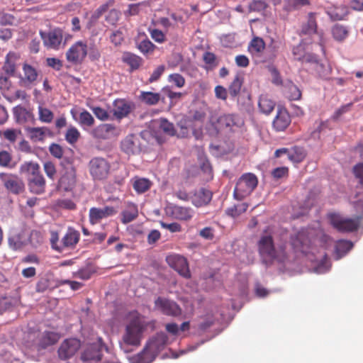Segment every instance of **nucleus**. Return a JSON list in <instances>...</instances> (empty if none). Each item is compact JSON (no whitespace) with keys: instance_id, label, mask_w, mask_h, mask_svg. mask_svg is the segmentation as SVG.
Returning a JSON list of instances; mask_svg holds the SVG:
<instances>
[{"instance_id":"36","label":"nucleus","mask_w":363,"mask_h":363,"mask_svg":"<svg viewBox=\"0 0 363 363\" xmlns=\"http://www.w3.org/2000/svg\"><path fill=\"white\" fill-rule=\"evenodd\" d=\"M349 34V30L347 27L336 24L332 28V35L333 38L339 42L345 40Z\"/></svg>"},{"instance_id":"32","label":"nucleus","mask_w":363,"mask_h":363,"mask_svg":"<svg viewBox=\"0 0 363 363\" xmlns=\"http://www.w3.org/2000/svg\"><path fill=\"white\" fill-rule=\"evenodd\" d=\"M13 115L18 123H23L33 119V113L20 106H17L13 108Z\"/></svg>"},{"instance_id":"13","label":"nucleus","mask_w":363,"mask_h":363,"mask_svg":"<svg viewBox=\"0 0 363 363\" xmlns=\"http://www.w3.org/2000/svg\"><path fill=\"white\" fill-rule=\"evenodd\" d=\"M167 264L185 278L190 277V272L186 259L179 255L173 254L167 257Z\"/></svg>"},{"instance_id":"40","label":"nucleus","mask_w":363,"mask_h":363,"mask_svg":"<svg viewBox=\"0 0 363 363\" xmlns=\"http://www.w3.org/2000/svg\"><path fill=\"white\" fill-rule=\"evenodd\" d=\"M242 82L243 79L241 75L236 74L228 87V91L231 97L235 98L239 94Z\"/></svg>"},{"instance_id":"7","label":"nucleus","mask_w":363,"mask_h":363,"mask_svg":"<svg viewBox=\"0 0 363 363\" xmlns=\"http://www.w3.org/2000/svg\"><path fill=\"white\" fill-rule=\"evenodd\" d=\"M40 37L45 47L48 49L57 50L61 45L64 47L65 42L63 43V33L60 28H55L48 32L40 31Z\"/></svg>"},{"instance_id":"55","label":"nucleus","mask_w":363,"mask_h":363,"mask_svg":"<svg viewBox=\"0 0 363 363\" xmlns=\"http://www.w3.org/2000/svg\"><path fill=\"white\" fill-rule=\"evenodd\" d=\"M50 240L52 248L56 251L61 252L60 240H59V235L57 232L51 231Z\"/></svg>"},{"instance_id":"48","label":"nucleus","mask_w":363,"mask_h":363,"mask_svg":"<svg viewBox=\"0 0 363 363\" xmlns=\"http://www.w3.org/2000/svg\"><path fill=\"white\" fill-rule=\"evenodd\" d=\"M28 242H30L34 247H38L43 242V237L41 233L37 230H33L30 233L29 238L28 237Z\"/></svg>"},{"instance_id":"12","label":"nucleus","mask_w":363,"mask_h":363,"mask_svg":"<svg viewBox=\"0 0 363 363\" xmlns=\"http://www.w3.org/2000/svg\"><path fill=\"white\" fill-rule=\"evenodd\" d=\"M361 218H345L338 216H333L331 218L332 225L339 231L351 232L357 229L359 225Z\"/></svg>"},{"instance_id":"15","label":"nucleus","mask_w":363,"mask_h":363,"mask_svg":"<svg viewBox=\"0 0 363 363\" xmlns=\"http://www.w3.org/2000/svg\"><path fill=\"white\" fill-rule=\"evenodd\" d=\"M80 346V341L76 338L64 340L58 350L59 357L63 360L72 357L78 351Z\"/></svg>"},{"instance_id":"2","label":"nucleus","mask_w":363,"mask_h":363,"mask_svg":"<svg viewBox=\"0 0 363 363\" xmlns=\"http://www.w3.org/2000/svg\"><path fill=\"white\" fill-rule=\"evenodd\" d=\"M130 321L126 325L125 332L123 335V342L121 347L127 352L125 346H138L140 344L142 333L144 330V323L141 317L137 313L130 315Z\"/></svg>"},{"instance_id":"45","label":"nucleus","mask_w":363,"mask_h":363,"mask_svg":"<svg viewBox=\"0 0 363 363\" xmlns=\"http://www.w3.org/2000/svg\"><path fill=\"white\" fill-rule=\"evenodd\" d=\"M248 208V205L246 203H242L234 206L233 207L227 209L226 213L228 215L236 218L241 213L245 212Z\"/></svg>"},{"instance_id":"49","label":"nucleus","mask_w":363,"mask_h":363,"mask_svg":"<svg viewBox=\"0 0 363 363\" xmlns=\"http://www.w3.org/2000/svg\"><path fill=\"white\" fill-rule=\"evenodd\" d=\"M160 128L168 135L173 136L176 134L174 125L169 122L167 119H160Z\"/></svg>"},{"instance_id":"16","label":"nucleus","mask_w":363,"mask_h":363,"mask_svg":"<svg viewBox=\"0 0 363 363\" xmlns=\"http://www.w3.org/2000/svg\"><path fill=\"white\" fill-rule=\"evenodd\" d=\"M0 179L3 182L6 189L13 194H19L24 189V184L23 181L16 175L1 173Z\"/></svg>"},{"instance_id":"3","label":"nucleus","mask_w":363,"mask_h":363,"mask_svg":"<svg viewBox=\"0 0 363 363\" xmlns=\"http://www.w3.org/2000/svg\"><path fill=\"white\" fill-rule=\"evenodd\" d=\"M259 251L266 263L272 262L274 260L284 262L286 258V254L282 249L277 250L274 248L272 238L269 235L261 237L259 241Z\"/></svg>"},{"instance_id":"8","label":"nucleus","mask_w":363,"mask_h":363,"mask_svg":"<svg viewBox=\"0 0 363 363\" xmlns=\"http://www.w3.org/2000/svg\"><path fill=\"white\" fill-rule=\"evenodd\" d=\"M311 233L308 229H303L296 234L291 236V244L293 249L303 254L310 252L311 240L309 236Z\"/></svg>"},{"instance_id":"5","label":"nucleus","mask_w":363,"mask_h":363,"mask_svg":"<svg viewBox=\"0 0 363 363\" xmlns=\"http://www.w3.org/2000/svg\"><path fill=\"white\" fill-rule=\"evenodd\" d=\"M257 184V177L254 174L245 173L242 174L236 183L233 191L234 198L237 200H242L254 191Z\"/></svg>"},{"instance_id":"28","label":"nucleus","mask_w":363,"mask_h":363,"mask_svg":"<svg viewBox=\"0 0 363 363\" xmlns=\"http://www.w3.org/2000/svg\"><path fill=\"white\" fill-rule=\"evenodd\" d=\"M28 233L21 231L9 238V245L13 250H18L28 243Z\"/></svg>"},{"instance_id":"54","label":"nucleus","mask_w":363,"mask_h":363,"mask_svg":"<svg viewBox=\"0 0 363 363\" xmlns=\"http://www.w3.org/2000/svg\"><path fill=\"white\" fill-rule=\"evenodd\" d=\"M267 6V4L262 0H254L249 5L250 11H262Z\"/></svg>"},{"instance_id":"22","label":"nucleus","mask_w":363,"mask_h":363,"mask_svg":"<svg viewBox=\"0 0 363 363\" xmlns=\"http://www.w3.org/2000/svg\"><path fill=\"white\" fill-rule=\"evenodd\" d=\"M26 132L29 138L35 143L43 142L47 137L52 135L50 128L45 126L27 127Z\"/></svg>"},{"instance_id":"24","label":"nucleus","mask_w":363,"mask_h":363,"mask_svg":"<svg viewBox=\"0 0 363 363\" xmlns=\"http://www.w3.org/2000/svg\"><path fill=\"white\" fill-rule=\"evenodd\" d=\"M79 233L73 228H68L60 240L61 252L66 249L73 248L79 242Z\"/></svg>"},{"instance_id":"27","label":"nucleus","mask_w":363,"mask_h":363,"mask_svg":"<svg viewBox=\"0 0 363 363\" xmlns=\"http://www.w3.org/2000/svg\"><path fill=\"white\" fill-rule=\"evenodd\" d=\"M291 122L290 116L285 109H279L273 121L274 128L278 131L284 130Z\"/></svg>"},{"instance_id":"62","label":"nucleus","mask_w":363,"mask_h":363,"mask_svg":"<svg viewBox=\"0 0 363 363\" xmlns=\"http://www.w3.org/2000/svg\"><path fill=\"white\" fill-rule=\"evenodd\" d=\"M153 44L150 40H143L138 45V49L143 53H147L152 50Z\"/></svg>"},{"instance_id":"47","label":"nucleus","mask_w":363,"mask_h":363,"mask_svg":"<svg viewBox=\"0 0 363 363\" xmlns=\"http://www.w3.org/2000/svg\"><path fill=\"white\" fill-rule=\"evenodd\" d=\"M123 61L129 65L132 69H137L139 67L141 59L133 54L125 53L123 57Z\"/></svg>"},{"instance_id":"57","label":"nucleus","mask_w":363,"mask_h":363,"mask_svg":"<svg viewBox=\"0 0 363 363\" xmlns=\"http://www.w3.org/2000/svg\"><path fill=\"white\" fill-rule=\"evenodd\" d=\"M92 111L97 118L101 121H106L108 119L109 115L108 112L101 107H93Z\"/></svg>"},{"instance_id":"29","label":"nucleus","mask_w":363,"mask_h":363,"mask_svg":"<svg viewBox=\"0 0 363 363\" xmlns=\"http://www.w3.org/2000/svg\"><path fill=\"white\" fill-rule=\"evenodd\" d=\"M326 13L333 21L342 20L348 13V8L344 5L332 6L327 9Z\"/></svg>"},{"instance_id":"41","label":"nucleus","mask_w":363,"mask_h":363,"mask_svg":"<svg viewBox=\"0 0 363 363\" xmlns=\"http://www.w3.org/2000/svg\"><path fill=\"white\" fill-rule=\"evenodd\" d=\"M308 4V0H285L284 9L286 11H291L292 10L298 9Z\"/></svg>"},{"instance_id":"14","label":"nucleus","mask_w":363,"mask_h":363,"mask_svg":"<svg viewBox=\"0 0 363 363\" xmlns=\"http://www.w3.org/2000/svg\"><path fill=\"white\" fill-rule=\"evenodd\" d=\"M76 184V170L72 164H68L59 181V188L65 191H71L74 189Z\"/></svg>"},{"instance_id":"51","label":"nucleus","mask_w":363,"mask_h":363,"mask_svg":"<svg viewBox=\"0 0 363 363\" xmlns=\"http://www.w3.org/2000/svg\"><path fill=\"white\" fill-rule=\"evenodd\" d=\"M80 136L79 130L74 127H70L67 130L65 139L69 144L75 143Z\"/></svg>"},{"instance_id":"31","label":"nucleus","mask_w":363,"mask_h":363,"mask_svg":"<svg viewBox=\"0 0 363 363\" xmlns=\"http://www.w3.org/2000/svg\"><path fill=\"white\" fill-rule=\"evenodd\" d=\"M317 23L315 21V13H309L307 22L303 23L301 27V33L311 35L316 33Z\"/></svg>"},{"instance_id":"42","label":"nucleus","mask_w":363,"mask_h":363,"mask_svg":"<svg viewBox=\"0 0 363 363\" xmlns=\"http://www.w3.org/2000/svg\"><path fill=\"white\" fill-rule=\"evenodd\" d=\"M59 339V335L54 332H45L41 337L40 345L42 347L55 344Z\"/></svg>"},{"instance_id":"60","label":"nucleus","mask_w":363,"mask_h":363,"mask_svg":"<svg viewBox=\"0 0 363 363\" xmlns=\"http://www.w3.org/2000/svg\"><path fill=\"white\" fill-rule=\"evenodd\" d=\"M330 268V264L328 262V259H325L321 263H320L317 267L314 268V272L317 274H323L328 272Z\"/></svg>"},{"instance_id":"17","label":"nucleus","mask_w":363,"mask_h":363,"mask_svg":"<svg viewBox=\"0 0 363 363\" xmlns=\"http://www.w3.org/2000/svg\"><path fill=\"white\" fill-rule=\"evenodd\" d=\"M117 211L113 206H104L103 208L93 207L89 209V217L91 224L99 223L102 219L107 218L116 214Z\"/></svg>"},{"instance_id":"59","label":"nucleus","mask_w":363,"mask_h":363,"mask_svg":"<svg viewBox=\"0 0 363 363\" xmlns=\"http://www.w3.org/2000/svg\"><path fill=\"white\" fill-rule=\"evenodd\" d=\"M50 154L56 158H61L63 155V150L60 145L52 143L49 147Z\"/></svg>"},{"instance_id":"26","label":"nucleus","mask_w":363,"mask_h":363,"mask_svg":"<svg viewBox=\"0 0 363 363\" xmlns=\"http://www.w3.org/2000/svg\"><path fill=\"white\" fill-rule=\"evenodd\" d=\"M212 199V193L211 191L201 188L195 191L191 197L193 205L200 207L208 204Z\"/></svg>"},{"instance_id":"44","label":"nucleus","mask_w":363,"mask_h":363,"mask_svg":"<svg viewBox=\"0 0 363 363\" xmlns=\"http://www.w3.org/2000/svg\"><path fill=\"white\" fill-rule=\"evenodd\" d=\"M305 157V153L301 148L295 147L289 150L287 158L293 162H300Z\"/></svg>"},{"instance_id":"56","label":"nucleus","mask_w":363,"mask_h":363,"mask_svg":"<svg viewBox=\"0 0 363 363\" xmlns=\"http://www.w3.org/2000/svg\"><path fill=\"white\" fill-rule=\"evenodd\" d=\"M44 171L46 175L51 179H54L56 174V169L51 162H45L43 164Z\"/></svg>"},{"instance_id":"23","label":"nucleus","mask_w":363,"mask_h":363,"mask_svg":"<svg viewBox=\"0 0 363 363\" xmlns=\"http://www.w3.org/2000/svg\"><path fill=\"white\" fill-rule=\"evenodd\" d=\"M104 347L101 343V339L99 338L97 342L87 346L82 354L83 361L99 360L101 359V351Z\"/></svg>"},{"instance_id":"58","label":"nucleus","mask_w":363,"mask_h":363,"mask_svg":"<svg viewBox=\"0 0 363 363\" xmlns=\"http://www.w3.org/2000/svg\"><path fill=\"white\" fill-rule=\"evenodd\" d=\"M19 133L20 131L16 129H7L4 130L2 134L7 140L13 143L16 140Z\"/></svg>"},{"instance_id":"20","label":"nucleus","mask_w":363,"mask_h":363,"mask_svg":"<svg viewBox=\"0 0 363 363\" xmlns=\"http://www.w3.org/2000/svg\"><path fill=\"white\" fill-rule=\"evenodd\" d=\"M242 123L240 118L233 114H223L217 119V125L215 127L216 133L223 130H232L234 126H239Z\"/></svg>"},{"instance_id":"33","label":"nucleus","mask_w":363,"mask_h":363,"mask_svg":"<svg viewBox=\"0 0 363 363\" xmlns=\"http://www.w3.org/2000/svg\"><path fill=\"white\" fill-rule=\"evenodd\" d=\"M121 221L124 224H127L135 220L138 215V210L134 203H128L127 208L122 213Z\"/></svg>"},{"instance_id":"53","label":"nucleus","mask_w":363,"mask_h":363,"mask_svg":"<svg viewBox=\"0 0 363 363\" xmlns=\"http://www.w3.org/2000/svg\"><path fill=\"white\" fill-rule=\"evenodd\" d=\"M168 80L177 87L182 88L185 84V79L179 74L175 73L169 75Z\"/></svg>"},{"instance_id":"25","label":"nucleus","mask_w":363,"mask_h":363,"mask_svg":"<svg viewBox=\"0 0 363 363\" xmlns=\"http://www.w3.org/2000/svg\"><path fill=\"white\" fill-rule=\"evenodd\" d=\"M131 107L128 102L124 99H116L113 102V106L111 112L115 118L121 120L126 117L130 112Z\"/></svg>"},{"instance_id":"1","label":"nucleus","mask_w":363,"mask_h":363,"mask_svg":"<svg viewBox=\"0 0 363 363\" xmlns=\"http://www.w3.org/2000/svg\"><path fill=\"white\" fill-rule=\"evenodd\" d=\"M19 172L28 181L29 190L35 194H41L45 190V179L40 172V165L35 162H24L19 167Z\"/></svg>"},{"instance_id":"34","label":"nucleus","mask_w":363,"mask_h":363,"mask_svg":"<svg viewBox=\"0 0 363 363\" xmlns=\"http://www.w3.org/2000/svg\"><path fill=\"white\" fill-rule=\"evenodd\" d=\"M260 111L264 114H269L274 108L275 103L267 96H261L258 103Z\"/></svg>"},{"instance_id":"9","label":"nucleus","mask_w":363,"mask_h":363,"mask_svg":"<svg viewBox=\"0 0 363 363\" xmlns=\"http://www.w3.org/2000/svg\"><path fill=\"white\" fill-rule=\"evenodd\" d=\"M39 72L28 62L22 65V73L18 76L19 84L26 88H31L37 84Z\"/></svg>"},{"instance_id":"6","label":"nucleus","mask_w":363,"mask_h":363,"mask_svg":"<svg viewBox=\"0 0 363 363\" xmlns=\"http://www.w3.org/2000/svg\"><path fill=\"white\" fill-rule=\"evenodd\" d=\"M88 54V44L82 40L74 43L67 51L66 59L72 65L82 63Z\"/></svg>"},{"instance_id":"4","label":"nucleus","mask_w":363,"mask_h":363,"mask_svg":"<svg viewBox=\"0 0 363 363\" xmlns=\"http://www.w3.org/2000/svg\"><path fill=\"white\" fill-rule=\"evenodd\" d=\"M165 343L164 337L160 336L152 340L143 350L129 359L130 363H151L156 357L161 347Z\"/></svg>"},{"instance_id":"39","label":"nucleus","mask_w":363,"mask_h":363,"mask_svg":"<svg viewBox=\"0 0 363 363\" xmlns=\"http://www.w3.org/2000/svg\"><path fill=\"white\" fill-rule=\"evenodd\" d=\"M38 119L40 122L44 123H50L54 119V113L49 108L40 105L38 107Z\"/></svg>"},{"instance_id":"63","label":"nucleus","mask_w":363,"mask_h":363,"mask_svg":"<svg viewBox=\"0 0 363 363\" xmlns=\"http://www.w3.org/2000/svg\"><path fill=\"white\" fill-rule=\"evenodd\" d=\"M290 94L288 96L290 100H298L301 96V91L295 85L289 86Z\"/></svg>"},{"instance_id":"64","label":"nucleus","mask_w":363,"mask_h":363,"mask_svg":"<svg viewBox=\"0 0 363 363\" xmlns=\"http://www.w3.org/2000/svg\"><path fill=\"white\" fill-rule=\"evenodd\" d=\"M354 174L359 179V182L363 185V164H359L354 167Z\"/></svg>"},{"instance_id":"43","label":"nucleus","mask_w":363,"mask_h":363,"mask_svg":"<svg viewBox=\"0 0 363 363\" xmlns=\"http://www.w3.org/2000/svg\"><path fill=\"white\" fill-rule=\"evenodd\" d=\"M264 40L260 38L256 37L251 40L248 49L250 52L257 54L261 52L264 49Z\"/></svg>"},{"instance_id":"18","label":"nucleus","mask_w":363,"mask_h":363,"mask_svg":"<svg viewBox=\"0 0 363 363\" xmlns=\"http://www.w3.org/2000/svg\"><path fill=\"white\" fill-rule=\"evenodd\" d=\"M123 152L128 155H134L140 152L141 145L140 138L135 134L127 135L121 143Z\"/></svg>"},{"instance_id":"35","label":"nucleus","mask_w":363,"mask_h":363,"mask_svg":"<svg viewBox=\"0 0 363 363\" xmlns=\"http://www.w3.org/2000/svg\"><path fill=\"white\" fill-rule=\"evenodd\" d=\"M151 186V182L145 178L135 177L133 179V189L138 194H142L147 191Z\"/></svg>"},{"instance_id":"21","label":"nucleus","mask_w":363,"mask_h":363,"mask_svg":"<svg viewBox=\"0 0 363 363\" xmlns=\"http://www.w3.org/2000/svg\"><path fill=\"white\" fill-rule=\"evenodd\" d=\"M20 58L21 55L18 52L10 51L7 53L2 67V69L6 75L9 77L15 75Z\"/></svg>"},{"instance_id":"37","label":"nucleus","mask_w":363,"mask_h":363,"mask_svg":"<svg viewBox=\"0 0 363 363\" xmlns=\"http://www.w3.org/2000/svg\"><path fill=\"white\" fill-rule=\"evenodd\" d=\"M353 244L350 241L340 240L335 245V258L339 259L352 249Z\"/></svg>"},{"instance_id":"38","label":"nucleus","mask_w":363,"mask_h":363,"mask_svg":"<svg viewBox=\"0 0 363 363\" xmlns=\"http://www.w3.org/2000/svg\"><path fill=\"white\" fill-rule=\"evenodd\" d=\"M140 99L147 105H155L160 100V94L150 91H142L140 93Z\"/></svg>"},{"instance_id":"50","label":"nucleus","mask_w":363,"mask_h":363,"mask_svg":"<svg viewBox=\"0 0 363 363\" xmlns=\"http://www.w3.org/2000/svg\"><path fill=\"white\" fill-rule=\"evenodd\" d=\"M314 69H315L317 73L319 74V76L324 79L328 78V77L331 72V68L328 64H323V63L318 62L314 67Z\"/></svg>"},{"instance_id":"30","label":"nucleus","mask_w":363,"mask_h":363,"mask_svg":"<svg viewBox=\"0 0 363 363\" xmlns=\"http://www.w3.org/2000/svg\"><path fill=\"white\" fill-rule=\"evenodd\" d=\"M172 215L176 219L188 220L193 217L194 211L190 208L175 206L172 208Z\"/></svg>"},{"instance_id":"10","label":"nucleus","mask_w":363,"mask_h":363,"mask_svg":"<svg viewBox=\"0 0 363 363\" xmlns=\"http://www.w3.org/2000/svg\"><path fill=\"white\" fill-rule=\"evenodd\" d=\"M89 172L94 179H105L110 170L109 163L102 157H94L89 164Z\"/></svg>"},{"instance_id":"11","label":"nucleus","mask_w":363,"mask_h":363,"mask_svg":"<svg viewBox=\"0 0 363 363\" xmlns=\"http://www.w3.org/2000/svg\"><path fill=\"white\" fill-rule=\"evenodd\" d=\"M121 133V130L119 127L110 123L101 124L91 131L92 136L99 140H108L116 138Z\"/></svg>"},{"instance_id":"46","label":"nucleus","mask_w":363,"mask_h":363,"mask_svg":"<svg viewBox=\"0 0 363 363\" xmlns=\"http://www.w3.org/2000/svg\"><path fill=\"white\" fill-rule=\"evenodd\" d=\"M79 123L84 127H91L94 123V118L89 112L84 110L79 114Z\"/></svg>"},{"instance_id":"19","label":"nucleus","mask_w":363,"mask_h":363,"mask_svg":"<svg viewBox=\"0 0 363 363\" xmlns=\"http://www.w3.org/2000/svg\"><path fill=\"white\" fill-rule=\"evenodd\" d=\"M155 305L156 309L167 315L178 316L182 313L181 308L175 302L166 298H157Z\"/></svg>"},{"instance_id":"61","label":"nucleus","mask_w":363,"mask_h":363,"mask_svg":"<svg viewBox=\"0 0 363 363\" xmlns=\"http://www.w3.org/2000/svg\"><path fill=\"white\" fill-rule=\"evenodd\" d=\"M110 40L115 45H119L123 40V35L121 31L116 30L110 36Z\"/></svg>"},{"instance_id":"52","label":"nucleus","mask_w":363,"mask_h":363,"mask_svg":"<svg viewBox=\"0 0 363 363\" xmlns=\"http://www.w3.org/2000/svg\"><path fill=\"white\" fill-rule=\"evenodd\" d=\"M91 61L99 60L101 57V52L94 43L88 44V54Z\"/></svg>"}]
</instances>
